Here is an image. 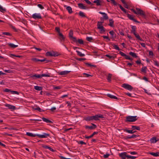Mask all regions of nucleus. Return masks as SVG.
Masks as SVG:
<instances>
[{
    "instance_id": "f257e3e1",
    "label": "nucleus",
    "mask_w": 159,
    "mask_h": 159,
    "mask_svg": "<svg viewBox=\"0 0 159 159\" xmlns=\"http://www.w3.org/2000/svg\"><path fill=\"white\" fill-rule=\"evenodd\" d=\"M136 9L137 11L134 8L131 9L130 10L133 11L134 14L137 15H139L144 18H146V15L144 11L139 8H136Z\"/></svg>"
},
{
    "instance_id": "f03ea898",
    "label": "nucleus",
    "mask_w": 159,
    "mask_h": 159,
    "mask_svg": "<svg viewBox=\"0 0 159 159\" xmlns=\"http://www.w3.org/2000/svg\"><path fill=\"white\" fill-rule=\"evenodd\" d=\"M131 33L133 34L140 41H142V39L140 37V36L138 34L136 33V26H135L131 25Z\"/></svg>"
},
{
    "instance_id": "7ed1b4c3",
    "label": "nucleus",
    "mask_w": 159,
    "mask_h": 159,
    "mask_svg": "<svg viewBox=\"0 0 159 159\" xmlns=\"http://www.w3.org/2000/svg\"><path fill=\"white\" fill-rule=\"evenodd\" d=\"M138 118L137 116H128L126 117L125 122L126 123L134 122L138 120Z\"/></svg>"
},
{
    "instance_id": "20e7f679",
    "label": "nucleus",
    "mask_w": 159,
    "mask_h": 159,
    "mask_svg": "<svg viewBox=\"0 0 159 159\" xmlns=\"http://www.w3.org/2000/svg\"><path fill=\"white\" fill-rule=\"evenodd\" d=\"M91 117L92 121L99 120V118H104L103 115L101 114L95 115V116H91Z\"/></svg>"
},
{
    "instance_id": "39448f33",
    "label": "nucleus",
    "mask_w": 159,
    "mask_h": 159,
    "mask_svg": "<svg viewBox=\"0 0 159 159\" xmlns=\"http://www.w3.org/2000/svg\"><path fill=\"white\" fill-rule=\"evenodd\" d=\"M121 86L129 91H131L133 89V87L131 85L128 84H122Z\"/></svg>"
},
{
    "instance_id": "423d86ee",
    "label": "nucleus",
    "mask_w": 159,
    "mask_h": 159,
    "mask_svg": "<svg viewBox=\"0 0 159 159\" xmlns=\"http://www.w3.org/2000/svg\"><path fill=\"white\" fill-rule=\"evenodd\" d=\"M36 135L40 138H47L48 137H49L50 135L49 134L44 133L42 134H36Z\"/></svg>"
},
{
    "instance_id": "0eeeda50",
    "label": "nucleus",
    "mask_w": 159,
    "mask_h": 159,
    "mask_svg": "<svg viewBox=\"0 0 159 159\" xmlns=\"http://www.w3.org/2000/svg\"><path fill=\"white\" fill-rule=\"evenodd\" d=\"M91 125H92L90 126L85 125V128L86 129L92 130L94 129L97 127V125L94 124L92 123H91Z\"/></svg>"
},
{
    "instance_id": "6e6552de",
    "label": "nucleus",
    "mask_w": 159,
    "mask_h": 159,
    "mask_svg": "<svg viewBox=\"0 0 159 159\" xmlns=\"http://www.w3.org/2000/svg\"><path fill=\"white\" fill-rule=\"evenodd\" d=\"M70 72V71L65 70L57 72V73L59 75H66Z\"/></svg>"
},
{
    "instance_id": "1a4fd4ad",
    "label": "nucleus",
    "mask_w": 159,
    "mask_h": 159,
    "mask_svg": "<svg viewBox=\"0 0 159 159\" xmlns=\"http://www.w3.org/2000/svg\"><path fill=\"white\" fill-rule=\"evenodd\" d=\"M32 17L34 19H40L42 18V16L40 13H34L32 15Z\"/></svg>"
},
{
    "instance_id": "9d476101",
    "label": "nucleus",
    "mask_w": 159,
    "mask_h": 159,
    "mask_svg": "<svg viewBox=\"0 0 159 159\" xmlns=\"http://www.w3.org/2000/svg\"><path fill=\"white\" fill-rule=\"evenodd\" d=\"M119 156L122 159H126V157L127 158L128 155L126 152H124L119 153Z\"/></svg>"
},
{
    "instance_id": "9b49d317",
    "label": "nucleus",
    "mask_w": 159,
    "mask_h": 159,
    "mask_svg": "<svg viewBox=\"0 0 159 159\" xmlns=\"http://www.w3.org/2000/svg\"><path fill=\"white\" fill-rule=\"evenodd\" d=\"M127 15V16L128 17L130 20H132L134 22L139 23L140 22L137 21L136 19H135L133 16L127 13L126 14Z\"/></svg>"
},
{
    "instance_id": "f8f14e48",
    "label": "nucleus",
    "mask_w": 159,
    "mask_h": 159,
    "mask_svg": "<svg viewBox=\"0 0 159 159\" xmlns=\"http://www.w3.org/2000/svg\"><path fill=\"white\" fill-rule=\"evenodd\" d=\"M5 106L7 107L9 109H11V111L14 110L16 109V107L15 106L9 104H6L5 105Z\"/></svg>"
},
{
    "instance_id": "ddd939ff",
    "label": "nucleus",
    "mask_w": 159,
    "mask_h": 159,
    "mask_svg": "<svg viewBox=\"0 0 159 159\" xmlns=\"http://www.w3.org/2000/svg\"><path fill=\"white\" fill-rule=\"evenodd\" d=\"M73 41L76 43H78L80 44H84V41L82 39H79L77 40L76 38H75V39L73 40Z\"/></svg>"
},
{
    "instance_id": "4468645a",
    "label": "nucleus",
    "mask_w": 159,
    "mask_h": 159,
    "mask_svg": "<svg viewBox=\"0 0 159 159\" xmlns=\"http://www.w3.org/2000/svg\"><path fill=\"white\" fill-rule=\"evenodd\" d=\"M139 136V135H135L134 134H133L132 135V136H125L124 137V138L125 139H130L131 138H135L137 137H138Z\"/></svg>"
},
{
    "instance_id": "2eb2a0df",
    "label": "nucleus",
    "mask_w": 159,
    "mask_h": 159,
    "mask_svg": "<svg viewBox=\"0 0 159 159\" xmlns=\"http://www.w3.org/2000/svg\"><path fill=\"white\" fill-rule=\"evenodd\" d=\"M73 32L72 30H70V32L69 34V37L70 39L73 40H74V39H75V37H74L73 36Z\"/></svg>"
},
{
    "instance_id": "dca6fc26",
    "label": "nucleus",
    "mask_w": 159,
    "mask_h": 159,
    "mask_svg": "<svg viewBox=\"0 0 159 159\" xmlns=\"http://www.w3.org/2000/svg\"><path fill=\"white\" fill-rule=\"evenodd\" d=\"M30 77L31 78H33L34 79L41 78L40 74H35L34 75H31Z\"/></svg>"
},
{
    "instance_id": "f3484780",
    "label": "nucleus",
    "mask_w": 159,
    "mask_h": 159,
    "mask_svg": "<svg viewBox=\"0 0 159 159\" xmlns=\"http://www.w3.org/2000/svg\"><path fill=\"white\" fill-rule=\"evenodd\" d=\"M84 120L87 122H91L92 121L91 116H87L84 118Z\"/></svg>"
},
{
    "instance_id": "a211bd4d",
    "label": "nucleus",
    "mask_w": 159,
    "mask_h": 159,
    "mask_svg": "<svg viewBox=\"0 0 159 159\" xmlns=\"http://www.w3.org/2000/svg\"><path fill=\"white\" fill-rule=\"evenodd\" d=\"M107 97H109L110 98H112V99H117V100H119L120 99V98H118L114 96L113 95H112L110 94H107Z\"/></svg>"
},
{
    "instance_id": "6ab92c4d",
    "label": "nucleus",
    "mask_w": 159,
    "mask_h": 159,
    "mask_svg": "<svg viewBox=\"0 0 159 159\" xmlns=\"http://www.w3.org/2000/svg\"><path fill=\"white\" fill-rule=\"evenodd\" d=\"M98 134V132H94L91 135H90L89 136H87L85 135V138L86 139H89L91 138H92V137H93V136L94 135H95V134Z\"/></svg>"
},
{
    "instance_id": "aec40b11",
    "label": "nucleus",
    "mask_w": 159,
    "mask_h": 159,
    "mask_svg": "<svg viewBox=\"0 0 159 159\" xmlns=\"http://www.w3.org/2000/svg\"><path fill=\"white\" fill-rule=\"evenodd\" d=\"M78 5L80 9H86V7L84 6L82 3H78Z\"/></svg>"
},
{
    "instance_id": "412c9836",
    "label": "nucleus",
    "mask_w": 159,
    "mask_h": 159,
    "mask_svg": "<svg viewBox=\"0 0 159 159\" xmlns=\"http://www.w3.org/2000/svg\"><path fill=\"white\" fill-rule=\"evenodd\" d=\"M124 131L125 132H126L127 133H128L129 134H133L135 132H136V131H133V129L131 130H129L127 129H123Z\"/></svg>"
},
{
    "instance_id": "4be33fe9",
    "label": "nucleus",
    "mask_w": 159,
    "mask_h": 159,
    "mask_svg": "<svg viewBox=\"0 0 159 159\" xmlns=\"http://www.w3.org/2000/svg\"><path fill=\"white\" fill-rule=\"evenodd\" d=\"M150 141L151 143H155L158 141V140L156 137H153L150 139Z\"/></svg>"
},
{
    "instance_id": "5701e85b",
    "label": "nucleus",
    "mask_w": 159,
    "mask_h": 159,
    "mask_svg": "<svg viewBox=\"0 0 159 159\" xmlns=\"http://www.w3.org/2000/svg\"><path fill=\"white\" fill-rule=\"evenodd\" d=\"M147 66H143L141 69V72L146 74L147 73Z\"/></svg>"
},
{
    "instance_id": "b1692460",
    "label": "nucleus",
    "mask_w": 159,
    "mask_h": 159,
    "mask_svg": "<svg viewBox=\"0 0 159 159\" xmlns=\"http://www.w3.org/2000/svg\"><path fill=\"white\" fill-rule=\"evenodd\" d=\"M42 120L44 121V122H45L47 123H52V122L49 120L48 119H47V118H46L44 117H42Z\"/></svg>"
},
{
    "instance_id": "393cba45",
    "label": "nucleus",
    "mask_w": 159,
    "mask_h": 159,
    "mask_svg": "<svg viewBox=\"0 0 159 159\" xmlns=\"http://www.w3.org/2000/svg\"><path fill=\"white\" fill-rule=\"evenodd\" d=\"M58 35L60 37L59 38L61 41H64L65 40V38L62 33H59Z\"/></svg>"
},
{
    "instance_id": "a878e982",
    "label": "nucleus",
    "mask_w": 159,
    "mask_h": 159,
    "mask_svg": "<svg viewBox=\"0 0 159 159\" xmlns=\"http://www.w3.org/2000/svg\"><path fill=\"white\" fill-rule=\"evenodd\" d=\"M149 154L154 157H157L159 156V152H157L156 153L154 152H150Z\"/></svg>"
},
{
    "instance_id": "bb28decb",
    "label": "nucleus",
    "mask_w": 159,
    "mask_h": 159,
    "mask_svg": "<svg viewBox=\"0 0 159 159\" xmlns=\"http://www.w3.org/2000/svg\"><path fill=\"white\" fill-rule=\"evenodd\" d=\"M114 21L113 19H109V23L108 25L111 27H113Z\"/></svg>"
},
{
    "instance_id": "cd10ccee",
    "label": "nucleus",
    "mask_w": 159,
    "mask_h": 159,
    "mask_svg": "<svg viewBox=\"0 0 159 159\" xmlns=\"http://www.w3.org/2000/svg\"><path fill=\"white\" fill-rule=\"evenodd\" d=\"M66 9L70 14L72 13L73 12L72 8L70 6H67L66 7Z\"/></svg>"
},
{
    "instance_id": "c85d7f7f",
    "label": "nucleus",
    "mask_w": 159,
    "mask_h": 159,
    "mask_svg": "<svg viewBox=\"0 0 159 159\" xmlns=\"http://www.w3.org/2000/svg\"><path fill=\"white\" fill-rule=\"evenodd\" d=\"M93 2L96 3L97 6L101 5V1H100V0H95Z\"/></svg>"
},
{
    "instance_id": "c756f323",
    "label": "nucleus",
    "mask_w": 159,
    "mask_h": 159,
    "mask_svg": "<svg viewBox=\"0 0 159 159\" xmlns=\"http://www.w3.org/2000/svg\"><path fill=\"white\" fill-rule=\"evenodd\" d=\"M8 45L12 48H15L18 46L17 45H15L12 43H8Z\"/></svg>"
},
{
    "instance_id": "7c9ffc66",
    "label": "nucleus",
    "mask_w": 159,
    "mask_h": 159,
    "mask_svg": "<svg viewBox=\"0 0 159 159\" xmlns=\"http://www.w3.org/2000/svg\"><path fill=\"white\" fill-rule=\"evenodd\" d=\"M100 29H99L100 30V33H102L103 32H104L106 31V29L103 26H102V27H99Z\"/></svg>"
},
{
    "instance_id": "2f4dec72",
    "label": "nucleus",
    "mask_w": 159,
    "mask_h": 159,
    "mask_svg": "<svg viewBox=\"0 0 159 159\" xmlns=\"http://www.w3.org/2000/svg\"><path fill=\"white\" fill-rule=\"evenodd\" d=\"M26 134L29 136L32 137H34L36 136V134H33L32 133H30V132H27Z\"/></svg>"
},
{
    "instance_id": "473e14b6",
    "label": "nucleus",
    "mask_w": 159,
    "mask_h": 159,
    "mask_svg": "<svg viewBox=\"0 0 159 159\" xmlns=\"http://www.w3.org/2000/svg\"><path fill=\"white\" fill-rule=\"evenodd\" d=\"M103 23V21H102V22H99V21H98L97 24V28L98 29H99L100 28L99 27H102V26H103L102 25V24Z\"/></svg>"
},
{
    "instance_id": "72a5a7b5",
    "label": "nucleus",
    "mask_w": 159,
    "mask_h": 159,
    "mask_svg": "<svg viewBox=\"0 0 159 159\" xmlns=\"http://www.w3.org/2000/svg\"><path fill=\"white\" fill-rule=\"evenodd\" d=\"M131 129L133 130L136 129L138 130H140V127L139 126H135L134 125L132 126Z\"/></svg>"
},
{
    "instance_id": "f704fd0d",
    "label": "nucleus",
    "mask_w": 159,
    "mask_h": 159,
    "mask_svg": "<svg viewBox=\"0 0 159 159\" xmlns=\"http://www.w3.org/2000/svg\"><path fill=\"white\" fill-rule=\"evenodd\" d=\"M112 75L111 74H108L107 76V79L109 82H110L111 81V78Z\"/></svg>"
},
{
    "instance_id": "c9c22d12",
    "label": "nucleus",
    "mask_w": 159,
    "mask_h": 159,
    "mask_svg": "<svg viewBox=\"0 0 159 159\" xmlns=\"http://www.w3.org/2000/svg\"><path fill=\"white\" fill-rule=\"evenodd\" d=\"M118 5L119 6L120 8L121 9V10L123 11L125 14H126L127 13L126 10L121 5L118 4Z\"/></svg>"
},
{
    "instance_id": "e433bc0d",
    "label": "nucleus",
    "mask_w": 159,
    "mask_h": 159,
    "mask_svg": "<svg viewBox=\"0 0 159 159\" xmlns=\"http://www.w3.org/2000/svg\"><path fill=\"white\" fill-rule=\"evenodd\" d=\"M129 54L131 56H132L133 57H134L135 58H138V56H137L136 54L132 52H130L129 53Z\"/></svg>"
},
{
    "instance_id": "4c0bfd02",
    "label": "nucleus",
    "mask_w": 159,
    "mask_h": 159,
    "mask_svg": "<svg viewBox=\"0 0 159 159\" xmlns=\"http://www.w3.org/2000/svg\"><path fill=\"white\" fill-rule=\"evenodd\" d=\"M50 74L49 73H48V74H43L41 75V78L42 77H51V76L50 75Z\"/></svg>"
},
{
    "instance_id": "58836bf2",
    "label": "nucleus",
    "mask_w": 159,
    "mask_h": 159,
    "mask_svg": "<svg viewBox=\"0 0 159 159\" xmlns=\"http://www.w3.org/2000/svg\"><path fill=\"white\" fill-rule=\"evenodd\" d=\"M39 61H40L41 62H43L45 61V63H48L49 62H50L51 61L50 60H47L46 59L44 58V59H39Z\"/></svg>"
},
{
    "instance_id": "ea45409f",
    "label": "nucleus",
    "mask_w": 159,
    "mask_h": 159,
    "mask_svg": "<svg viewBox=\"0 0 159 159\" xmlns=\"http://www.w3.org/2000/svg\"><path fill=\"white\" fill-rule=\"evenodd\" d=\"M10 56L12 58H14V57H16L19 58L22 57V56H21L20 55H16L15 54H10Z\"/></svg>"
},
{
    "instance_id": "a19ab883",
    "label": "nucleus",
    "mask_w": 159,
    "mask_h": 159,
    "mask_svg": "<svg viewBox=\"0 0 159 159\" xmlns=\"http://www.w3.org/2000/svg\"><path fill=\"white\" fill-rule=\"evenodd\" d=\"M79 15L82 17H86V16L85 15L84 13L81 11H80L79 13Z\"/></svg>"
},
{
    "instance_id": "79ce46f5",
    "label": "nucleus",
    "mask_w": 159,
    "mask_h": 159,
    "mask_svg": "<svg viewBox=\"0 0 159 159\" xmlns=\"http://www.w3.org/2000/svg\"><path fill=\"white\" fill-rule=\"evenodd\" d=\"M34 89L40 91L42 89V87L40 86H34Z\"/></svg>"
},
{
    "instance_id": "37998d69",
    "label": "nucleus",
    "mask_w": 159,
    "mask_h": 159,
    "mask_svg": "<svg viewBox=\"0 0 159 159\" xmlns=\"http://www.w3.org/2000/svg\"><path fill=\"white\" fill-rule=\"evenodd\" d=\"M76 52L77 53V54L80 57H84L85 56L84 54L81 53L78 50H76Z\"/></svg>"
},
{
    "instance_id": "c03bdc74",
    "label": "nucleus",
    "mask_w": 159,
    "mask_h": 159,
    "mask_svg": "<svg viewBox=\"0 0 159 159\" xmlns=\"http://www.w3.org/2000/svg\"><path fill=\"white\" fill-rule=\"evenodd\" d=\"M86 40L89 42H92V40H93V39L92 37H87L86 38Z\"/></svg>"
},
{
    "instance_id": "a18cd8bd",
    "label": "nucleus",
    "mask_w": 159,
    "mask_h": 159,
    "mask_svg": "<svg viewBox=\"0 0 159 159\" xmlns=\"http://www.w3.org/2000/svg\"><path fill=\"white\" fill-rule=\"evenodd\" d=\"M2 34L8 35V36H12V34H11L9 32H2Z\"/></svg>"
},
{
    "instance_id": "49530a36",
    "label": "nucleus",
    "mask_w": 159,
    "mask_h": 159,
    "mask_svg": "<svg viewBox=\"0 0 159 159\" xmlns=\"http://www.w3.org/2000/svg\"><path fill=\"white\" fill-rule=\"evenodd\" d=\"M112 45L114 47V48L115 49H116L118 51H120V48H119V47H118V46L117 45H116L114 44H113Z\"/></svg>"
},
{
    "instance_id": "de8ad7c7",
    "label": "nucleus",
    "mask_w": 159,
    "mask_h": 159,
    "mask_svg": "<svg viewBox=\"0 0 159 159\" xmlns=\"http://www.w3.org/2000/svg\"><path fill=\"white\" fill-rule=\"evenodd\" d=\"M6 9L5 8H3L2 6H1L0 5V11L2 12H4L5 11H6Z\"/></svg>"
},
{
    "instance_id": "09e8293b",
    "label": "nucleus",
    "mask_w": 159,
    "mask_h": 159,
    "mask_svg": "<svg viewBox=\"0 0 159 159\" xmlns=\"http://www.w3.org/2000/svg\"><path fill=\"white\" fill-rule=\"evenodd\" d=\"M52 52H48L46 53V55L47 56H52Z\"/></svg>"
},
{
    "instance_id": "8fccbe9b",
    "label": "nucleus",
    "mask_w": 159,
    "mask_h": 159,
    "mask_svg": "<svg viewBox=\"0 0 159 159\" xmlns=\"http://www.w3.org/2000/svg\"><path fill=\"white\" fill-rule=\"evenodd\" d=\"M52 53H53L52 56L54 57L58 56L59 55L58 53L57 52H55L53 51V52H52Z\"/></svg>"
},
{
    "instance_id": "3c124183",
    "label": "nucleus",
    "mask_w": 159,
    "mask_h": 159,
    "mask_svg": "<svg viewBox=\"0 0 159 159\" xmlns=\"http://www.w3.org/2000/svg\"><path fill=\"white\" fill-rule=\"evenodd\" d=\"M85 64L87 65V66H89L90 67H96V66L95 65H92L90 63H85Z\"/></svg>"
},
{
    "instance_id": "603ef678",
    "label": "nucleus",
    "mask_w": 159,
    "mask_h": 159,
    "mask_svg": "<svg viewBox=\"0 0 159 159\" xmlns=\"http://www.w3.org/2000/svg\"><path fill=\"white\" fill-rule=\"evenodd\" d=\"M137 157L131 156L130 155H128L127 158H131V159H135Z\"/></svg>"
},
{
    "instance_id": "864d4df0",
    "label": "nucleus",
    "mask_w": 159,
    "mask_h": 159,
    "mask_svg": "<svg viewBox=\"0 0 159 159\" xmlns=\"http://www.w3.org/2000/svg\"><path fill=\"white\" fill-rule=\"evenodd\" d=\"M9 26L12 29L14 30L16 32H17V31L16 29L14 26H13L11 24H10L9 25Z\"/></svg>"
},
{
    "instance_id": "5fc2aeb1",
    "label": "nucleus",
    "mask_w": 159,
    "mask_h": 159,
    "mask_svg": "<svg viewBox=\"0 0 159 159\" xmlns=\"http://www.w3.org/2000/svg\"><path fill=\"white\" fill-rule=\"evenodd\" d=\"M110 1H111V3L114 5L115 6L118 5V4L116 2L115 0H110Z\"/></svg>"
},
{
    "instance_id": "6e6d98bb",
    "label": "nucleus",
    "mask_w": 159,
    "mask_h": 159,
    "mask_svg": "<svg viewBox=\"0 0 159 159\" xmlns=\"http://www.w3.org/2000/svg\"><path fill=\"white\" fill-rule=\"evenodd\" d=\"M105 56L109 58L110 59H114L115 58L113 56L110 55L108 54H106L105 55Z\"/></svg>"
},
{
    "instance_id": "4d7b16f0",
    "label": "nucleus",
    "mask_w": 159,
    "mask_h": 159,
    "mask_svg": "<svg viewBox=\"0 0 159 159\" xmlns=\"http://www.w3.org/2000/svg\"><path fill=\"white\" fill-rule=\"evenodd\" d=\"M103 18L105 19V20H107L108 19V17L107 16V14L105 13V14L103 16Z\"/></svg>"
},
{
    "instance_id": "13d9d810",
    "label": "nucleus",
    "mask_w": 159,
    "mask_h": 159,
    "mask_svg": "<svg viewBox=\"0 0 159 159\" xmlns=\"http://www.w3.org/2000/svg\"><path fill=\"white\" fill-rule=\"evenodd\" d=\"M110 156V154L108 153H106L103 155V157L104 158H107L108 157Z\"/></svg>"
},
{
    "instance_id": "bf43d9fd",
    "label": "nucleus",
    "mask_w": 159,
    "mask_h": 159,
    "mask_svg": "<svg viewBox=\"0 0 159 159\" xmlns=\"http://www.w3.org/2000/svg\"><path fill=\"white\" fill-rule=\"evenodd\" d=\"M32 61H34L36 62L39 61V59L36 58H33L32 59Z\"/></svg>"
},
{
    "instance_id": "052dcab7",
    "label": "nucleus",
    "mask_w": 159,
    "mask_h": 159,
    "mask_svg": "<svg viewBox=\"0 0 159 159\" xmlns=\"http://www.w3.org/2000/svg\"><path fill=\"white\" fill-rule=\"evenodd\" d=\"M86 2V3H87V4H89V5H93V4L91 3L89 1V0H84Z\"/></svg>"
},
{
    "instance_id": "680f3d73",
    "label": "nucleus",
    "mask_w": 159,
    "mask_h": 159,
    "mask_svg": "<svg viewBox=\"0 0 159 159\" xmlns=\"http://www.w3.org/2000/svg\"><path fill=\"white\" fill-rule=\"evenodd\" d=\"M37 6L41 9H43L44 8V7L41 4H38Z\"/></svg>"
},
{
    "instance_id": "e2e57ef3",
    "label": "nucleus",
    "mask_w": 159,
    "mask_h": 159,
    "mask_svg": "<svg viewBox=\"0 0 159 159\" xmlns=\"http://www.w3.org/2000/svg\"><path fill=\"white\" fill-rule=\"evenodd\" d=\"M47 149H48L49 150H50V151H51L52 152H54L55 151V150L53 149L51 147H50L48 146V147Z\"/></svg>"
},
{
    "instance_id": "0e129e2a",
    "label": "nucleus",
    "mask_w": 159,
    "mask_h": 159,
    "mask_svg": "<svg viewBox=\"0 0 159 159\" xmlns=\"http://www.w3.org/2000/svg\"><path fill=\"white\" fill-rule=\"evenodd\" d=\"M104 39H107L108 41L110 40V39L107 36H102Z\"/></svg>"
},
{
    "instance_id": "69168bd1",
    "label": "nucleus",
    "mask_w": 159,
    "mask_h": 159,
    "mask_svg": "<svg viewBox=\"0 0 159 159\" xmlns=\"http://www.w3.org/2000/svg\"><path fill=\"white\" fill-rule=\"evenodd\" d=\"M55 30L57 31L58 33V34H59L60 32V29L59 27H56L55 28Z\"/></svg>"
},
{
    "instance_id": "338daca9",
    "label": "nucleus",
    "mask_w": 159,
    "mask_h": 159,
    "mask_svg": "<svg viewBox=\"0 0 159 159\" xmlns=\"http://www.w3.org/2000/svg\"><path fill=\"white\" fill-rule=\"evenodd\" d=\"M84 75H85L86 76H85L86 77H89L90 76H92V75H91L89 74H88L86 73H84L83 74Z\"/></svg>"
},
{
    "instance_id": "774afa93",
    "label": "nucleus",
    "mask_w": 159,
    "mask_h": 159,
    "mask_svg": "<svg viewBox=\"0 0 159 159\" xmlns=\"http://www.w3.org/2000/svg\"><path fill=\"white\" fill-rule=\"evenodd\" d=\"M154 65L157 66H159V63L157 61L154 60Z\"/></svg>"
}]
</instances>
